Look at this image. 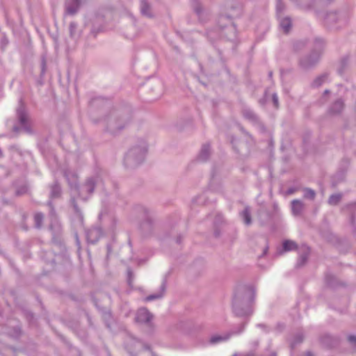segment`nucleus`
Here are the masks:
<instances>
[{"instance_id":"1","label":"nucleus","mask_w":356,"mask_h":356,"mask_svg":"<svg viewBox=\"0 0 356 356\" xmlns=\"http://www.w3.org/2000/svg\"><path fill=\"white\" fill-rule=\"evenodd\" d=\"M150 313L145 308L138 310L136 321L138 323H147L152 319Z\"/></svg>"},{"instance_id":"2","label":"nucleus","mask_w":356,"mask_h":356,"mask_svg":"<svg viewBox=\"0 0 356 356\" xmlns=\"http://www.w3.org/2000/svg\"><path fill=\"white\" fill-rule=\"evenodd\" d=\"M303 204L299 200H293L292 202V211L295 215L300 213L302 210Z\"/></svg>"},{"instance_id":"3","label":"nucleus","mask_w":356,"mask_h":356,"mask_svg":"<svg viewBox=\"0 0 356 356\" xmlns=\"http://www.w3.org/2000/svg\"><path fill=\"white\" fill-rule=\"evenodd\" d=\"M280 26L284 33H288L291 26V22L290 19L284 18L280 22Z\"/></svg>"},{"instance_id":"4","label":"nucleus","mask_w":356,"mask_h":356,"mask_svg":"<svg viewBox=\"0 0 356 356\" xmlns=\"http://www.w3.org/2000/svg\"><path fill=\"white\" fill-rule=\"evenodd\" d=\"M283 248L285 251H291L296 250L297 245L294 241L287 240L283 243Z\"/></svg>"},{"instance_id":"5","label":"nucleus","mask_w":356,"mask_h":356,"mask_svg":"<svg viewBox=\"0 0 356 356\" xmlns=\"http://www.w3.org/2000/svg\"><path fill=\"white\" fill-rule=\"evenodd\" d=\"M341 195L339 194L332 195L329 199V203L330 204H337L341 200Z\"/></svg>"},{"instance_id":"6","label":"nucleus","mask_w":356,"mask_h":356,"mask_svg":"<svg viewBox=\"0 0 356 356\" xmlns=\"http://www.w3.org/2000/svg\"><path fill=\"white\" fill-rule=\"evenodd\" d=\"M243 217L244 218L245 223L249 225L251 222L250 214L248 209H245L243 211Z\"/></svg>"},{"instance_id":"7","label":"nucleus","mask_w":356,"mask_h":356,"mask_svg":"<svg viewBox=\"0 0 356 356\" xmlns=\"http://www.w3.org/2000/svg\"><path fill=\"white\" fill-rule=\"evenodd\" d=\"M141 11L144 15H148V10H149V5L148 3L145 1H141Z\"/></svg>"},{"instance_id":"8","label":"nucleus","mask_w":356,"mask_h":356,"mask_svg":"<svg viewBox=\"0 0 356 356\" xmlns=\"http://www.w3.org/2000/svg\"><path fill=\"white\" fill-rule=\"evenodd\" d=\"M19 118L22 124H24L28 120L27 115L22 112H19Z\"/></svg>"},{"instance_id":"9","label":"nucleus","mask_w":356,"mask_h":356,"mask_svg":"<svg viewBox=\"0 0 356 356\" xmlns=\"http://www.w3.org/2000/svg\"><path fill=\"white\" fill-rule=\"evenodd\" d=\"M305 197L307 198L314 199L315 197V193L312 190H306Z\"/></svg>"},{"instance_id":"10","label":"nucleus","mask_w":356,"mask_h":356,"mask_svg":"<svg viewBox=\"0 0 356 356\" xmlns=\"http://www.w3.org/2000/svg\"><path fill=\"white\" fill-rule=\"evenodd\" d=\"M334 106L337 108L338 111H340L343 108V103L341 101H338L334 104Z\"/></svg>"},{"instance_id":"11","label":"nucleus","mask_w":356,"mask_h":356,"mask_svg":"<svg viewBox=\"0 0 356 356\" xmlns=\"http://www.w3.org/2000/svg\"><path fill=\"white\" fill-rule=\"evenodd\" d=\"M273 102H274L275 106L276 108H277L278 107V98H277V97L276 95H273Z\"/></svg>"},{"instance_id":"12","label":"nucleus","mask_w":356,"mask_h":356,"mask_svg":"<svg viewBox=\"0 0 356 356\" xmlns=\"http://www.w3.org/2000/svg\"><path fill=\"white\" fill-rule=\"evenodd\" d=\"M159 297H160V296H149L146 298V300L147 301H150V300H152L154 299L158 298Z\"/></svg>"},{"instance_id":"13","label":"nucleus","mask_w":356,"mask_h":356,"mask_svg":"<svg viewBox=\"0 0 356 356\" xmlns=\"http://www.w3.org/2000/svg\"><path fill=\"white\" fill-rule=\"evenodd\" d=\"M221 339H222L221 337H213V338H211V342L215 343V342H217V341H220Z\"/></svg>"},{"instance_id":"14","label":"nucleus","mask_w":356,"mask_h":356,"mask_svg":"<svg viewBox=\"0 0 356 356\" xmlns=\"http://www.w3.org/2000/svg\"><path fill=\"white\" fill-rule=\"evenodd\" d=\"M35 219L37 221H40L42 219V216L41 214H36L35 215Z\"/></svg>"},{"instance_id":"15","label":"nucleus","mask_w":356,"mask_h":356,"mask_svg":"<svg viewBox=\"0 0 356 356\" xmlns=\"http://www.w3.org/2000/svg\"><path fill=\"white\" fill-rule=\"evenodd\" d=\"M348 340L351 342L356 341V337L354 336H350Z\"/></svg>"},{"instance_id":"16","label":"nucleus","mask_w":356,"mask_h":356,"mask_svg":"<svg viewBox=\"0 0 356 356\" xmlns=\"http://www.w3.org/2000/svg\"><path fill=\"white\" fill-rule=\"evenodd\" d=\"M280 5H281V1H278V4H277V7H278Z\"/></svg>"},{"instance_id":"17","label":"nucleus","mask_w":356,"mask_h":356,"mask_svg":"<svg viewBox=\"0 0 356 356\" xmlns=\"http://www.w3.org/2000/svg\"><path fill=\"white\" fill-rule=\"evenodd\" d=\"M206 151H207V150L204 148V149H202V153L203 154V153H204V152H206Z\"/></svg>"}]
</instances>
